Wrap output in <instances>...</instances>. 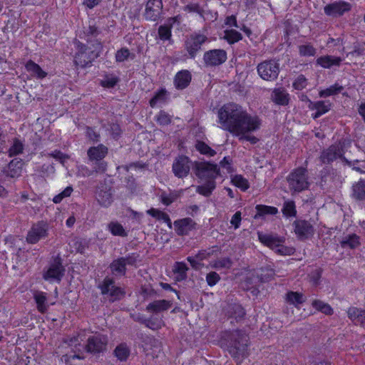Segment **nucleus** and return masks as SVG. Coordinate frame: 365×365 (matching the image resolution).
Listing matches in <instances>:
<instances>
[{
    "label": "nucleus",
    "mask_w": 365,
    "mask_h": 365,
    "mask_svg": "<svg viewBox=\"0 0 365 365\" xmlns=\"http://www.w3.org/2000/svg\"><path fill=\"white\" fill-rule=\"evenodd\" d=\"M130 51L126 48L118 50L115 53V60L118 62H123L127 60L130 56Z\"/></svg>",
    "instance_id": "69168bd1"
},
{
    "label": "nucleus",
    "mask_w": 365,
    "mask_h": 365,
    "mask_svg": "<svg viewBox=\"0 0 365 365\" xmlns=\"http://www.w3.org/2000/svg\"><path fill=\"white\" fill-rule=\"evenodd\" d=\"M227 60V52L223 49H212L205 52L203 61L207 67L218 66Z\"/></svg>",
    "instance_id": "f8f14e48"
},
{
    "label": "nucleus",
    "mask_w": 365,
    "mask_h": 365,
    "mask_svg": "<svg viewBox=\"0 0 365 365\" xmlns=\"http://www.w3.org/2000/svg\"><path fill=\"white\" fill-rule=\"evenodd\" d=\"M147 213L158 220H163L168 225L169 228H172L171 220L167 213L155 208H151L147 210Z\"/></svg>",
    "instance_id": "4c0bfd02"
},
{
    "label": "nucleus",
    "mask_w": 365,
    "mask_h": 365,
    "mask_svg": "<svg viewBox=\"0 0 365 365\" xmlns=\"http://www.w3.org/2000/svg\"><path fill=\"white\" fill-rule=\"evenodd\" d=\"M351 197L356 200H365V180L360 179L351 187Z\"/></svg>",
    "instance_id": "7c9ffc66"
},
{
    "label": "nucleus",
    "mask_w": 365,
    "mask_h": 365,
    "mask_svg": "<svg viewBox=\"0 0 365 365\" xmlns=\"http://www.w3.org/2000/svg\"><path fill=\"white\" fill-rule=\"evenodd\" d=\"M192 169L196 176L200 179L215 180L218 174L217 165L208 162L195 161L193 164Z\"/></svg>",
    "instance_id": "0eeeda50"
},
{
    "label": "nucleus",
    "mask_w": 365,
    "mask_h": 365,
    "mask_svg": "<svg viewBox=\"0 0 365 365\" xmlns=\"http://www.w3.org/2000/svg\"><path fill=\"white\" fill-rule=\"evenodd\" d=\"M96 198L101 206H110L113 202L111 186L106 181L101 182L96 187Z\"/></svg>",
    "instance_id": "ddd939ff"
},
{
    "label": "nucleus",
    "mask_w": 365,
    "mask_h": 365,
    "mask_svg": "<svg viewBox=\"0 0 365 365\" xmlns=\"http://www.w3.org/2000/svg\"><path fill=\"white\" fill-rule=\"evenodd\" d=\"M242 38V34L234 29L225 31L223 38L225 39L230 44H233Z\"/></svg>",
    "instance_id": "49530a36"
},
{
    "label": "nucleus",
    "mask_w": 365,
    "mask_h": 365,
    "mask_svg": "<svg viewBox=\"0 0 365 365\" xmlns=\"http://www.w3.org/2000/svg\"><path fill=\"white\" fill-rule=\"evenodd\" d=\"M309 173L306 168L299 167L292 170L286 180L291 192H301L309 188Z\"/></svg>",
    "instance_id": "7ed1b4c3"
},
{
    "label": "nucleus",
    "mask_w": 365,
    "mask_h": 365,
    "mask_svg": "<svg viewBox=\"0 0 365 365\" xmlns=\"http://www.w3.org/2000/svg\"><path fill=\"white\" fill-rule=\"evenodd\" d=\"M155 119L161 125H167L171 123V116L164 110H160L155 116Z\"/></svg>",
    "instance_id": "13d9d810"
},
{
    "label": "nucleus",
    "mask_w": 365,
    "mask_h": 365,
    "mask_svg": "<svg viewBox=\"0 0 365 365\" xmlns=\"http://www.w3.org/2000/svg\"><path fill=\"white\" fill-rule=\"evenodd\" d=\"M140 323L153 330H157L158 329H160L163 324V321L158 319H143L140 321Z\"/></svg>",
    "instance_id": "6e6d98bb"
},
{
    "label": "nucleus",
    "mask_w": 365,
    "mask_h": 365,
    "mask_svg": "<svg viewBox=\"0 0 365 365\" xmlns=\"http://www.w3.org/2000/svg\"><path fill=\"white\" fill-rule=\"evenodd\" d=\"M22 160L17 158L13 159L11 162L4 168V174L9 178H18L21 174L22 170Z\"/></svg>",
    "instance_id": "4be33fe9"
},
{
    "label": "nucleus",
    "mask_w": 365,
    "mask_h": 365,
    "mask_svg": "<svg viewBox=\"0 0 365 365\" xmlns=\"http://www.w3.org/2000/svg\"><path fill=\"white\" fill-rule=\"evenodd\" d=\"M312 306L317 311L321 312L326 315H331L334 313L333 309L329 304L319 299L313 300Z\"/></svg>",
    "instance_id": "58836bf2"
},
{
    "label": "nucleus",
    "mask_w": 365,
    "mask_h": 365,
    "mask_svg": "<svg viewBox=\"0 0 365 365\" xmlns=\"http://www.w3.org/2000/svg\"><path fill=\"white\" fill-rule=\"evenodd\" d=\"M257 71L263 80L272 81L279 76V63L274 59L265 60L257 65Z\"/></svg>",
    "instance_id": "39448f33"
},
{
    "label": "nucleus",
    "mask_w": 365,
    "mask_h": 365,
    "mask_svg": "<svg viewBox=\"0 0 365 365\" xmlns=\"http://www.w3.org/2000/svg\"><path fill=\"white\" fill-rule=\"evenodd\" d=\"M175 230L178 235L182 236L187 235L191 230L195 229L196 223L190 217L175 220L173 223Z\"/></svg>",
    "instance_id": "aec40b11"
},
{
    "label": "nucleus",
    "mask_w": 365,
    "mask_h": 365,
    "mask_svg": "<svg viewBox=\"0 0 365 365\" xmlns=\"http://www.w3.org/2000/svg\"><path fill=\"white\" fill-rule=\"evenodd\" d=\"M172 304L171 301L165 299L155 300L148 304L145 309L149 312L158 313L169 309Z\"/></svg>",
    "instance_id": "c85d7f7f"
},
{
    "label": "nucleus",
    "mask_w": 365,
    "mask_h": 365,
    "mask_svg": "<svg viewBox=\"0 0 365 365\" xmlns=\"http://www.w3.org/2000/svg\"><path fill=\"white\" fill-rule=\"evenodd\" d=\"M331 103L329 101H319L317 102L310 101L309 108L312 110H316L312 114L314 119L318 118L323 114L327 113L331 109Z\"/></svg>",
    "instance_id": "5701e85b"
},
{
    "label": "nucleus",
    "mask_w": 365,
    "mask_h": 365,
    "mask_svg": "<svg viewBox=\"0 0 365 365\" xmlns=\"http://www.w3.org/2000/svg\"><path fill=\"white\" fill-rule=\"evenodd\" d=\"M108 342V339L106 335L96 334L88 336L84 350L93 354H99L106 350Z\"/></svg>",
    "instance_id": "6e6552de"
},
{
    "label": "nucleus",
    "mask_w": 365,
    "mask_h": 365,
    "mask_svg": "<svg viewBox=\"0 0 365 365\" xmlns=\"http://www.w3.org/2000/svg\"><path fill=\"white\" fill-rule=\"evenodd\" d=\"M207 41V37L203 34H192L185 41V48L190 58H195L201 46Z\"/></svg>",
    "instance_id": "9d476101"
},
{
    "label": "nucleus",
    "mask_w": 365,
    "mask_h": 365,
    "mask_svg": "<svg viewBox=\"0 0 365 365\" xmlns=\"http://www.w3.org/2000/svg\"><path fill=\"white\" fill-rule=\"evenodd\" d=\"M220 128L239 138L240 140H247L256 144L259 139L250 133L259 129L261 120L257 115L249 114L241 106L236 103H227L222 106L217 113Z\"/></svg>",
    "instance_id": "f257e3e1"
},
{
    "label": "nucleus",
    "mask_w": 365,
    "mask_h": 365,
    "mask_svg": "<svg viewBox=\"0 0 365 365\" xmlns=\"http://www.w3.org/2000/svg\"><path fill=\"white\" fill-rule=\"evenodd\" d=\"M297 90H302L307 86V79L302 74L299 75L292 84Z\"/></svg>",
    "instance_id": "0e129e2a"
},
{
    "label": "nucleus",
    "mask_w": 365,
    "mask_h": 365,
    "mask_svg": "<svg viewBox=\"0 0 365 365\" xmlns=\"http://www.w3.org/2000/svg\"><path fill=\"white\" fill-rule=\"evenodd\" d=\"M232 262L229 257H224L216 259L211 262L210 266L215 269H230L232 267Z\"/></svg>",
    "instance_id": "09e8293b"
},
{
    "label": "nucleus",
    "mask_w": 365,
    "mask_h": 365,
    "mask_svg": "<svg viewBox=\"0 0 365 365\" xmlns=\"http://www.w3.org/2000/svg\"><path fill=\"white\" fill-rule=\"evenodd\" d=\"M93 170L94 173H103L107 170V163L103 160H93L91 161Z\"/></svg>",
    "instance_id": "4d7b16f0"
},
{
    "label": "nucleus",
    "mask_w": 365,
    "mask_h": 365,
    "mask_svg": "<svg viewBox=\"0 0 365 365\" xmlns=\"http://www.w3.org/2000/svg\"><path fill=\"white\" fill-rule=\"evenodd\" d=\"M340 245L344 249H356L361 245L360 237L355 233L345 235L341 237Z\"/></svg>",
    "instance_id": "cd10ccee"
},
{
    "label": "nucleus",
    "mask_w": 365,
    "mask_h": 365,
    "mask_svg": "<svg viewBox=\"0 0 365 365\" xmlns=\"http://www.w3.org/2000/svg\"><path fill=\"white\" fill-rule=\"evenodd\" d=\"M80 336L79 335L77 336H73L68 339H66L64 342L68 344L71 349H73V354L68 356V355H64L63 357L65 358L66 361H68L70 359H83V351H84V346L81 345V341L83 339H79Z\"/></svg>",
    "instance_id": "dca6fc26"
},
{
    "label": "nucleus",
    "mask_w": 365,
    "mask_h": 365,
    "mask_svg": "<svg viewBox=\"0 0 365 365\" xmlns=\"http://www.w3.org/2000/svg\"><path fill=\"white\" fill-rule=\"evenodd\" d=\"M227 349L237 362L248 356L249 336L242 330H235L227 335Z\"/></svg>",
    "instance_id": "f03ea898"
},
{
    "label": "nucleus",
    "mask_w": 365,
    "mask_h": 365,
    "mask_svg": "<svg viewBox=\"0 0 365 365\" xmlns=\"http://www.w3.org/2000/svg\"><path fill=\"white\" fill-rule=\"evenodd\" d=\"M195 148L201 154L208 156H214L216 154L215 150L212 149L208 145L202 141H197Z\"/></svg>",
    "instance_id": "603ef678"
},
{
    "label": "nucleus",
    "mask_w": 365,
    "mask_h": 365,
    "mask_svg": "<svg viewBox=\"0 0 365 365\" xmlns=\"http://www.w3.org/2000/svg\"><path fill=\"white\" fill-rule=\"evenodd\" d=\"M342 59L340 57L333 56H323L317 59V64L324 68H330L333 66H339Z\"/></svg>",
    "instance_id": "c756f323"
},
{
    "label": "nucleus",
    "mask_w": 365,
    "mask_h": 365,
    "mask_svg": "<svg viewBox=\"0 0 365 365\" xmlns=\"http://www.w3.org/2000/svg\"><path fill=\"white\" fill-rule=\"evenodd\" d=\"M294 232L299 238L304 240L312 236L314 232L312 223L304 220H297L294 222Z\"/></svg>",
    "instance_id": "6ab92c4d"
},
{
    "label": "nucleus",
    "mask_w": 365,
    "mask_h": 365,
    "mask_svg": "<svg viewBox=\"0 0 365 365\" xmlns=\"http://www.w3.org/2000/svg\"><path fill=\"white\" fill-rule=\"evenodd\" d=\"M220 279V275L215 272H210L206 276V281L210 287L215 285Z\"/></svg>",
    "instance_id": "774afa93"
},
{
    "label": "nucleus",
    "mask_w": 365,
    "mask_h": 365,
    "mask_svg": "<svg viewBox=\"0 0 365 365\" xmlns=\"http://www.w3.org/2000/svg\"><path fill=\"white\" fill-rule=\"evenodd\" d=\"M282 212L287 217H295L297 215V210L294 202L293 200L285 201L283 204Z\"/></svg>",
    "instance_id": "c03bdc74"
},
{
    "label": "nucleus",
    "mask_w": 365,
    "mask_h": 365,
    "mask_svg": "<svg viewBox=\"0 0 365 365\" xmlns=\"http://www.w3.org/2000/svg\"><path fill=\"white\" fill-rule=\"evenodd\" d=\"M108 229L114 236L126 237L128 235L122 225L118 222H110L108 225Z\"/></svg>",
    "instance_id": "79ce46f5"
},
{
    "label": "nucleus",
    "mask_w": 365,
    "mask_h": 365,
    "mask_svg": "<svg viewBox=\"0 0 365 365\" xmlns=\"http://www.w3.org/2000/svg\"><path fill=\"white\" fill-rule=\"evenodd\" d=\"M283 244L280 243V245L275 248L274 250L277 253L281 255H291L294 253V250L292 247L284 246Z\"/></svg>",
    "instance_id": "338daca9"
},
{
    "label": "nucleus",
    "mask_w": 365,
    "mask_h": 365,
    "mask_svg": "<svg viewBox=\"0 0 365 365\" xmlns=\"http://www.w3.org/2000/svg\"><path fill=\"white\" fill-rule=\"evenodd\" d=\"M108 149L103 144H99L97 146L91 147L88 151L87 155L90 161L103 160L107 155Z\"/></svg>",
    "instance_id": "393cba45"
},
{
    "label": "nucleus",
    "mask_w": 365,
    "mask_h": 365,
    "mask_svg": "<svg viewBox=\"0 0 365 365\" xmlns=\"http://www.w3.org/2000/svg\"><path fill=\"white\" fill-rule=\"evenodd\" d=\"M98 287L101 291V294L108 295L109 301L112 302L120 300L125 294L124 289L115 286L114 279L108 277H105Z\"/></svg>",
    "instance_id": "423d86ee"
},
{
    "label": "nucleus",
    "mask_w": 365,
    "mask_h": 365,
    "mask_svg": "<svg viewBox=\"0 0 365 365\" xmlns=\"http://www.w3.org/2000/svg\"><path fill=\"white\" fill-rule=\"evenodd\" d=\"M255 209L257 211V213L255 215V219L267 215H274L278 212L277 207L264 205H257Z\"/></svg>",
    "instance_id": "e433bc0d"
},
{
    "label": "nucleus",
    "mask_w": 365,
    "mask_h": 365,
    "mask_svg": "<svg viewBox=\"0 0 365 365\" xmlns=\"http://www.w3.org/2000/svg\"><path fill=\"white\" fill-rule=\"evenodd\" d=\"M257 235L260 242L272 250H275L277 246L280 245V243L284 242V238L278 237L277 235L264 234L258 232Z\"/></svg>",
    "instance_id": "412c9836"
},
{
    "label": "nucleus",
    "mask_w": 365,
    "mask_h": 365,
    "mask_svg": "<svg viewBox=\"0 0 365 365\" xmlns=\"http://www.w3.org/2000/svg\"><path fill=\"white\" fill-rule=\"evenodd\" d=\"M110 269L115 275L124 276L126 274V265L121 257L113 260L110 264Z\"/></svg>",
    "instance_id": "f704fd0d"
},
{
    "label": "nucleus",
    "mask_w": 365,
    "mask_h": 365,
    "mask_svg": "<svg viewBox=\"0 0 365 365\" xmlns=\"http://www.w3.org/2000/svg\"><path fill=\"white\" fill-rule=\"evenodd\" d=\"M192 75L187 70L178 72L174 78V84L177 89L182 90L187 87L191 81Z\"/></svg>",
    "instance_id": "b1692460"
},
{
    "label": "nucleus",
    "mask_w": 365,
    "mask_h": 365,
    "mask_svg": "<svg viewBox=\"0 0 365 365\" xmlns=\"http://www.w3.org/2000/svg\"><path fill=\"white\" fill-rule=\"evenodd\" d=\"M344 163L348 166L351 167L353 170L360 173H365V161H360L359 160H356L354 161H351L344 158Z\"/></svg>",
    "instance_id": "864d4df0"
},
{
    "label": "nucleus",
    "mask_w": 365,
    "mask_h": 365,
    "mask_svg": "<svg viewBox=\"0 0 365 365\" xmlns=\"http://www.w3.org/2000/svg\"><path fill=\"white\" fill-rule=\"evenodd\" d=\"M191 162L185 155H180L175 158L173 164V172L178 178H183L188 175L190 170Z\"/></svg>",
    "instance_id": "2eb2a0df"
},
{
    "label": "nucleus",
    "mask_w": 365,
    "mask_h": 365,
    "mask_svg": "<svg viewBox=\"0 0 365 365\" xmlns=\"http://www.w3.org/2000/svg\"><path fill=\"white\" fill-rule=\"evenodd\" d=\"M24 145L23 143L18 138H14L13 143L7 150L9 157H13L23 153Z\"/></svg>",
    "instance_id": "37998d69"
},
{
    "label": "nucleus",
    "mask_w": 365,
    "mask_h": 365,
    "mask_svg": "<svg viewBox=\"0 0 365 365\" xmlns=\"http://www.w3.org/2000/svg\"><path fill=\"white\" fill-rule=\"evenodd\" d=\"M166 99V91L165 89H161L157 92L154 96L150 100V106L154 108L158 103H164Z\"/></svg>",
    "instance_id": "5fc2aeb1"
},
{
    "label": "nucleus",
    "mask_w": 365,
    "mask_h": 365,
    "mask_svg": "<svg viewBox=\"0 0 365 365\" xmlns=\"http://www.w3.org/2000/svg\"><path fill=\"white\" fill-rule=\"evenodd\" d=\"M187 269L188 267H187L186 264L182 262H175L173 267V271L175 273L179 274L182 279H185L186 277V272Z\"/></svg>",
    "instance_id": "680f3d73"
},
{
    "label": "nucleus",
    "mask_w": 365,
    "mask_h": 365,
    "mask_svg": "<svg viewBox=\"0 0 365 365\" xmlns=\"http://www.w3.org/2000/svg\"><path fill=\"white\" fill-rule=\"evenodd\" d=\"M118 82V78L113 76H106L104 79L101 81V86L105 88H113Z\"/></svg>",
    "instance_id": "bf43d9fd"
},
{
    "label": "nucleus",
    "mask_w": 365,
    "mask_h": 365,
    "mask_svg": "<svg viewBox=\"0 0 365 365\" xmlns=\"http://www.w3.org/2000/svg\"><path fill=\"white\" fill-rule=\"evenodd\" d=\"M350 4L344 1H336L324 6V11L326 15L333 17L342 16L345 12L350 11Z\"/></svg>",
    "instance_id": "a211bd4d"
},
{
    "label": "nucleus",
    "mask_w": 365,
    "mask_h": 365,
    "mask_svg": "<svg viewBox=\"0 0 365 365\" xmlns=\"http://www.w3.org/2000/svg\"><path fill=\"white\" fill-rule=\"evenodd\" d=\"M73 187L71 186L66 187L61 193L56 195L53 198V202L56 204L60 203L63 198L69 197L72 192Z\"/></svg>",
    "instance_id": "052dcab7"
},
{
    "label": "nucleus",
    "mask_w": 365,
    "mask_h": 365,
    "mask_svg": "<svg viewBox=\"0 0 365 365\" xmlns=\"http://www.w3.org/2000/svg\"><path fill=\"white\" fill-rule=\"evenodd\" d=\"M216 186L215 180H207L205 184L199 185L196 188V192L205 197H209Z\"/></svg>",
    "instance_id": "ea45409f"
},
{
    "label": "nucleus",
    "mask_w": 365,
    "mask_h": 365,
    "mask_svg": "<svg viewBox=\"0 0 365 365\" xmlns=\"http://www.w3.org/2000/svg\"><path fill=\"white\" fill-rule=\"evenodd\" d=\"M163 13L162 0H148L143 16L147 21H157Z\"/></svg>",
    "instance_id": "4468645a"
},
{
    "label": "nucleus",
    "mask_w": 365,
    "mask_h": 365,
    "mask_svg": "<svg viewBox=\"0 0 365 365\" xmlns=\"http://www.w3.org/2000/svg\"><path fill=\"white\" fill-rule=\"evenodd\" d=\"M227 314L230 318H233L237 322H240L244 319L245 311L240 304H233L228 306Z\"/></svg>",
    "instance_id": "2f4dec72"
},
{
    "label": "nucleus",
    "mask_w": 365,
    "mask_h": 365,
    "mask_svg": "<svg viewBox=\"0 0 365 365\" xmlns=\"http://www.w3.org/2000/svg\"><path fill=\"white\" fill-rule=\"evenodd\" d=\"M176 21L177 17H171L167 19L165 24L159 26L158 34L160 40L167 41L171 38V29Z\"/></svg>",
    "instance_id": "bb28decb"
},
{
    "label": "nucleus",
    "mask_w": 365,
    "mask_h": 365,
    "mask_svg": "<svg viewBox=\"0 0 365 365\" xmlns=\"http://www.w3.org/2000/svg\"><path fill=\"white\" fill-rule=\"evenodd\" d=\"M287 301L295 306L302 304L305 301L304 295L299 292H289L287 294Z\"/></svg>",
    "instance_id": "a18cd8bd"
},
{
    "label": "nucleus",
    "mask_w": 365,
    "mask_h": 365,
    "mask_svg": "<svg viewBox=\"0 0 365 365\" xmlns=\"http://www.w3.org/2000/svg\"><path fill=\"white\" fill-rule=\"evenodd\" d=\"M76 45V52L74 56V63L76 66L84 68L98 56V52L81 42L77 41Z\"/></svg>",
    "instance_id": "20e7f679"
},
{
    "label": "nucleus",
    "mask_w": 365,
    "mask_h": 365,
    "mask_svg": "<svg viewBox=\"0 0 365 365\" xmlns=\"http://www.w3.org/2000/svg\"><path fill=\"white\" fill-rule=\"evenodd\" d=\"M272 100L276 104L286 106L289 103V94L283 88H275L272 93Z\"/></svg>",
    "instance_id": "72a5a7b5"
},
{
    "label": "nucleus",
    "mask_w": 365,
    "mask_h": 365,
    "mask_svg": "<svg viewBox=\"0 0 365 365\" xmlns=\"http://www.w3.org/2000/svg\"><path fill=\"white\" fill-rule=\"evenodd\" d=\"M48 230V224L43 221L34 224L28 232L26 242L30 244L37 243L40 240L47 237Z\"/></svg>",
    "instance_id": "9b49d317"
},
{
    "label": "nucleus",
    "mask_w": 365,
    "mask_h": 365,
    "mask_svg": "<svg viewBox=\"0 0 365 365\" xmlns=\"http://www.w3.org/2000/svg\"><path fill=\"white\" fill-rule=\"evenodd\" d=\"M343 90V87L337 83L327 88V89L322 90L319 92V96L322 98H326L330 96L336 95L340 93Z\"/></svg>",
    "instance_id": "8fccbe9b"
},
{
    "label": "nucleus",
    "mask_w": 365,
    "mask_h": 365,
    "mask_svg": "<svg viewBox=\"0 0 365 365\" xmlns=\"http://www.w3.org/2000/svg\"><path fill=\"white\" fill-rule=\"evenodd\" d=\"M65 268L62 265L61 259H55L51 264L47 272L43 274L46 280H56L60 282L64 275Z\"/></svg>",
    "instance_id": "f3484780"
},
{
    "label": "nucleus",
    "mask_w": 365,
    "mask_h": 365,
    "mask_svg": "<svg viewBox=\"0 0 365 365\" xmlns=\"http://www.w3.org/2000/svg\"><path fill=\"white\" fill-rule=\"evenodd\" d=\"M346 313L351 321L359 323L363 327L365 326V309L351 307L347 309Z\"/></svg>",
    "instance_id": "a878e982"
},
{
    "label": "nucleus",
    "mask_w": 365,
    "mask_h": 365,
    "mask_svg": "<svg viewBox=\"0 0 365 365\" xmlns=\"http://www.w3.org/2000/svg\"><path fill=\"white\" fill-rule=\"evenodd\" d=\"M26 71L34 77L39 79L44 78L47 76V73L34 61L29 60L25 65Z\"/></svg>",
    "instance_id": "473e14b6"
},
{
    "label": "nucleus",
    "mask_w": 365,
    "mask_h": 365,
    "mask_svg": "<svg viewBox=\"0 0 365 365\" xmlns=\"http://www.w3.org/2000/svg\"><path fill=\"white\" fill-rule=\"evenodd\" d=\"M140 255L138 253H130L125 257H122L121 259H124L125 265L135 266L139 259Z\"/></svg>",
    "instance_id": "e2e57ef3"
},
{
    "label": "nucleus",
    "mask_w": 365,
    "mask_h": 365,
    "mask_svg": "<svg viewBox=\"0 0 365 365\" xmlns=\"http://www.w3.org/2000/svg\"><path fill=\"white\" fill-rule=\"evenodd\" d=\"M298 48L301 56H314L317 53V49L310 43L300 45Z\"/></svg>",
    "instance_id": "3c124183"
},
{
    "label": "nucleus",
    "mask_w": 365,
    "mask_h": 365,
    "mask_svg": "<svg viewBox=\"0 0 365 365\" xmlns=\"http://www.w3.org/2000/svg\"><path fill=\"white\" fill-rule=\"evenodd\" d=\"M232 182L242 191H246L250 187L248 180L241 175H236L232 178Z\"/></svg>",
    "instance_id": "de8ad7c7"
},
{
    "label": "nucleus",
    "mask_w": 365,
    "mask_h": 365,
    "mask_svg": "<svg viewBox=\"0 0 365 365\" xmlns=\"http://www.w3.org/2000/svg\"><path fill=\"white\" fill-rule=\"evenodd\" d=\"M114 354L120 361H123L130 355V349L126 344L122 343L115 347Z\"/></svg>",
    "instance_id": "a19ab883"
},
{
    "label": "nucleus",
    "mask_w": 365,
    "mask_h": 365,
    "mask_svg": "<svg viewBox=\"0 0 365 365\" xmlns=\"http://www.w3.org/2000/svg\"><path fill=\"white\" fill-rule=\"evenodd\" d=\"M34 300L39 312L43 314L47 312L48 306L46 304L47 297L43 292H36L34 294Z\"/></svg>",
    "instance_id": "c9c22d12"
},
{
    "label": "nucleus",
    "mask_w": 365,
    "mask_h": 365,
    "mask_svg": "<svg viewBox=\"0 0 365 365\" xmlns=\"http://www.w3.org/2000/svg\"><path fill=\"white\" fill-rule=\"evenodd\" d=\"M344 151L341 142L330 145L321 153L319 160L323 164H330L338 158L344 163Z\"/></svg>",
    "instance_id": "1a4fd4ad"
}]
</instances>
